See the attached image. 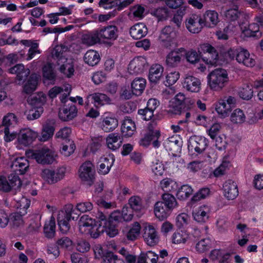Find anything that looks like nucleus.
Returning a JSON list of instances; mask_svg holds the SVG:
<instances>
[{
	"label": "nucleus",
	"mask_w": 263,
	"mask_h": 263,
	"mask_svg": "<svg viewBox=\"0 0 263 263\" xmlns=\"http://www.w3.org/2000/svg\"><path fill=\"white\" fill-rule=\"evenodd\" d=\"M208 85L213 90H221L228 83L229 78L226 70L216 68L211 71L208 76Z\"/></svg>",
	"instance_id": "f257e3e1"
},
{
	"label": "nucleus",
	"mask_w": 263,
	"mask_h": 263,
	"mask_svg": "<svg viewBox=\"0 0 263 263\" xmlns=\"http://www.w3.org/2000/svg\"><path fill=\"white\" fill-rule=\"evenodd\" d=\"M194 101L189 98H186L184 94L179 93L170 101L168 111L175 115H181L185 109H189Z\"/></svg>",
	"instance_id": "f03ea898"
},
{
	"label": "nucleus",
	"mask_w": 263,
	"mask_h": 263,
	"mask_svg": "<svg viewBox=\"0 0 263 263\" xmlns=\"http://www.w3.org/2000/svg\"><path fill=\"white\" fill-rule=\"evenodd\" d=\"M118 213H112L109 217L107 218L102 212H99L98 218L99 221L97 222L98 225L108 229V235L110 237H113L118 233V230L116 228V222L119 218Z\"/></svg>",
	"instance_id": "7ed1b4c3"
},
{
	"label": "nucleus",
	"mask_w": 263,
	"mask_h": 263,
	"mask_svg": "<svg viewBox=\"0 0 263 263\" xmlns=\"http://www.w3.org/2000/svg\"><path fill=\"white\" fill-rule=\"evenodd\" d=\"M22 185V182L18 176L11 173L8 176V181L4 176H0V190L9 192L11 190H19Z\"/></svg>",
	"instance_id": "20e7f679"
},
{
	"label": "nucleus",
	"mask_w": 263,
	"mask_h": 263,
	"mask_svg": "<svg viewBox=\"0 0 263 263\" xmlns=\"http://www.w3.org/2000/svg\"><path fill=\"white\" fill-rule=\"evenodd\" d=\"M198 52L200 54L208 53V57H202V60L206 63L210 65H215L217 63L218 59V53L215 47L208 43L200 45Z\"/></svg>",
	"instance_id": "39448f33"
},
{
	"label": "nucleus",
	"mask_w": 263,
	"mask_h": 263,
	"mask_svg": "<svg viewBox=\"0 0 263 263\" xmlns=\"http://www.w3.org/2000/svg\"><path fill=\"white\" fill-rule=\"evenodd\" d=\"M185 48H176L171 51L166 57L165 63L169 67L178 66L181 60L184 58Z\"/></svg>",
	"instance_id": "423d86ee"
},
{
	"label": "nucleus",
	"mask_w": 263,
	"mask_h": 263,
	"mask_svg": "<svg viewBox=\"0 0 263 263\" xmlns=\"http://www.w3.org/2000/svg\"><path fill=\"white\" fill-rule=\"evenodd\" d=\"M55 156L53 152L48 148L43 147L34 152V159L37 163L42 164L52 163L55 160Z\"/></svg>",
	"instance_id": "0eeeda50"
},
{
	"label": "nucleus",
	"mask_w": 263,
	"mask_h": 263,
	"mask_svg": "<svg viewBox=\"0 0 263 263\" xmlns=\"http://www.w3.org/2000/svg\"><path fill=\"white\" fill-rule=\"evenodd\" d=\"M185 25L188 30L193 33H199L205 25L204 20L196 14H191L186 20Z\"/></svg>",
	"instance_id": "6e6552de"
},
{
	"label": "nucleus",
	"mask_w": 263,
	"mask_h": 263,
	"mask_svg": "<svg viewBox=\"0 0 263 263\" xmlns=\"http://www.w3.org/2000/svg\"><path fill=\"white\" fill-rule=\"evenodd\" d=\"M92 166L93 165L90 161H86L79 168L80 177L82 180L86 181L89 186L93 183L95 180V171L92 169Z\"/></svg>",
	"instance_id": "1a4fd4ad"
},
{
	"label": "nucleus",
	"mask_w": 263,
	"mask_h": 263,
	"mask_svg": "<svg viewBox=\"0 0 263 263\" xmlns=\"http://www.w3.org/2000/svg\"><path fill=\"white\" fill-rule=\"evenodd\" d=\"M31 78L29 79L27 82L24 84V92L28 96L27 97V103L26 104V109L25 111V115L26 116L28 120H33V98L32 94V85Z\"/></svg>",
	"instance_id": "9d476101"
},
{
	"label": "nucleus",
	"mask_w": 263,
	"mask_h": 263,
	"mask_svg": "<svg viewBox=\"0 0 263 263\" xmlns=\"http://www.w3.org/2000/svg\"><path fill=\"white\" fill-rule=\"evenodd\" d=\"M65 169L59 168L55 172L54 170L44 169L41 173L42 177L50 184L54 183L60 180L64 176Z\"/></svg>",
	"instance_id": "9b49d317"
},
{
	"label": "nucleus",
	"mask_w": 263,
	"mask_h": 263,
	"mask_svg": "<svg viewBox=\"0 0 263 263\" xmlns=\"http://www.w3.org/2000/svg\"><path fill=\"white\" fill-rule=\"evenodd\" d=\"M55 120L48 119L43 124L41 136L39 137V140L45 142L51 138L55 131Z\"/></svg>",
	"instance_id": "f8f14e48"
},
{
	"label": "nucleus",
	"mask_w": 263,
	"mask_h": 263,
	"mask_svg": "<svg viewBox=\"0 0 263 263\" xmlns=\"http://www.w3.org/2000/svg\"><path fill=\"white\" fill-rule=\"evenodd\" d=\"M78 110L74 104L70 105L66 104L59 111V117L63 121H68L72 120L77 116Z\"/></svg>",
	"instance_id": "ddd939ff"
},
{
	"label": "nucleus",
	"mask_w": 263,
	"mask_h": 263,
	"mask_svg": "<svg viewBox=\"0 0 263 263\" xmlns=\"http://www.w3.org/2000/svg\"><path fill=\"white\" fill-rule=\"evenodd\" d=\"M100 40L115 41L118 36V29L115 25H109L97 30Z\"/></svg>",
	"instance_id": "4468645a"
},
{
	"label": "nucleus",
	"mask_w": 263,
	"mask_h": 263,
	"mask_svg": "<svg viewBox=\"0 0 263 263\" xmlns=\"http://www.w3.org/2000/svg\"><path fill=\"white\" fill-rule=\"evenodd\" d=\"M29 166L28 160L24 157L15 158L12 162L11 168L15 175H22L25 174Z\"/></svg>",
	"instance_id": "2eb2a0df"
},
{
	"label": "nucleus",
	"mask_w": 263,
	"mask_h": 263,
	"mask_svg": "<svg viewBox=\"0 0 263 263\" xmlns=\"http://www.w3.org/2000/svg\"><path fill=\"white\" fill-rule=\"evenodd\" d=\"M146 64L145 58L143 57H138L130 62L128 69L130 73H141L144 71Z\"/></svg>",
	"instance_id": "dca6fc26"
},
{
	"label": "nucleus",
	"mask_w": 263,
	"mask_h": 263,
	"mask_svg": "<svg viewBox=\"0 0 263 263\" xmlns=\"http://www.w3.org/2000/svg\"><path fill=\"white\" fill-rule=\"evenodd\" d=\"M236 61L239 63L250 67H252L256 63L254 55H251L247 50L242 48H239L236 56Z\"/></svg>",
	"instance_id": "f3484780"
},
{
	"label": "nucleus",
	"mask_w": 263,
	"mask_h": 263,
	"mask_svg": "<svg viewBox=\"0 0 263 263\" xmlns=\"http://www.w3.org/2000/svg\"><path fill=\"white\" fill-rule=\"evenodd\" d=\"M206 145L205 138L194 136L190 139L188 147L189 149H194L197 153L200 154L205 150Z\"/></svg>",
	"instance_id": "a211bd4d"
},
{
	"label": "nucleus",
	"mask_w": 263,
	"mask_h": 263,
	"mask_svg": "<svg viewBox=\"0 0 263 263\" xmlns=\"http://www.w3.org/2000/svg\"><path fill=\"white\" fill-rule=\"evenodd\" d=\"M160 137V130H157L154 133L148 132L144 137L141 139L140 144L141 145L147 146L149 145L151 141H153V145L154 147H159L160 142L158 139Z\"/></svg>",
	"instance_id": "6ab92c4d"
},
{
	"label": "nucleus",
	"mask_w": 263,
	"mask_h": 263,
	"mask_svg": "<svg viewBox=\"0 0 263 263\" xmlns=\"http://www.w3.org/2000/svg\"><path fill=\"white\" fill-rule=\"evenodd\" d=\"M200 86L201 81L197 78L192 76H188L184 79L183 87L185 88L188 91L198 92L200 89Z\"/></svg>",
	"instance_id": "aec40b11"
},
{
	"label": "nucleus",
	"mask_w": 263,
	"mask_h": 263,
	"mask_svg": "<svg viewBox=\"0 0 263 263\" xmlns=\"http://www.w3.org/2000/svg\"><path fill=\"white\" fill-rule=\"evenodd\" d=\"M18 143L25 146L33 142V131L30 128H24L20 130L17 137Z\"/></svg>",
	"instance_id": "412c9836"
},
{
	"label": "nucleus",
	"mask_w": 263,
	"mask_h": 263,
	"mask_svg": "<svg viewBox=\"0 0 263 263\" xmlns=\"http://www.w3.org/2000/svg\"><path fill=\"white\" fill-rule=\"evenodd\" d=\"M143 237L147 244L151 246L155 245L159 240L156 231L152 226H148L145 228Z\"/></svg>",
	"instance_id": "4be33fe9"
},
{
	"label": "nucleus",
	"mask_w": 263,
	"mask_h": 263,
	"mask_svg": "<svg viewBox=\"0 0 263 263\" xmlns=\"http://www.w3.org/2000/svg\"><path fill=\"white\" fill-rule=\"evenodd\" d=\"M131 36L135 40H139L147 33V28L143 23H138L132 26L129 31Z\"/></svg>",
	"instance_id": "5701e85b"
},
{
	"label": "nucleus",
	"mask_w": 263,
	"mask_h": 263,
	"mask_svg": "<svg viewBox=\"0 0 263 263\" xmlns=\"http://www.w3.org/2000/svg\"><path fill=\"white\" fill-rule=\"evenodd\" d=\"M163 67L160 64L153 65L149 70L148 78L151 82L157 83L162 78Z\"/></svg>",
	"instance_id": "b1692460"
},
{
	"label": "nucleus",
	"mask_w": 263,
	"mask_h": 263,
	"mask_svg": "<svg viewBox=\"0 0 263 263\" xmlns=\"http://www.w3.org/2000/svg\"><path fill=\"white\" fill-rule=\"evenodd\" d=\"M224 196L229 200L235 199L238 195V190L236 184L229 180L225 182L223 185Z\"/></svg>",
	"instance_id": "393cba45"
},
{
	"label": "nucleus",
	"mask_w": 263,
	"mask_h": 263,
	"mask_svg": "<svg viewBox=\"0 0 263 263\" xmlns=\"http://www.w3.org/2000/svg\"><path fill=\"white\" fill-rule=\"evenodd\" d=\"M89 96L94 101L95 105L97 107L112 104L111 99L106 94L97 92L91 94Z\"/></svg>",
	"instance_id": "a878e982"
},
{
	"label": "nucleus",
	"mask_w": 263,
	"mask_h": 263,
	"mask_svg": "<svg viewBox=\"0 0 263 263\" xmlns=\"http://www.w3.org/2000/svg\"><path fill=\"white\" fill-rule=\"evenodd\" d=\"M136 130L135 122L128 118H125L121 126V132L124 137H131Z\"/></svg>",
	"instance_id": "bb28decb"
},
{
	"label": "nucleus",
	"mask_w": 263,
	"mask_h": 263,
	"mask_svg": "<svg viewBox=\"0 0 263 263\" xmlns=\"http://www.w3.org/2000/svg\"><path fill=\"white\" fill-rule=\"evenodd\" d=\"M154 211L156 217L161 221L165 219L171 212L170 210L162 204V202L159 201L155 203Z\"/></svg>",
	"instance_id": "cd10ccee"
},
{
	"label": "nucleus",
	"mask_w": 263,
	"mask_h": 263,
	"mask_svg": "<svg viewBox=\"0 0 263 263\" xmlns=\"http://www.w3.org/2000/svg\"><path fill=\"white\" fill-rule=\"evenodd\" d=\"M65 46H56L52 50L51 56L54 60H57V65H60L62 63L67 62V59L63 55Z\"/></svg>",
	"instance_id": "c85d7f7f"
},
{
	"label": "nucleus",
	"mask_w": 263,
	"mask_h": 263,
	"mask_svg": "<svg viewBox=\"0 0 263 263\" xmlns=\"http://www.w3.org/2000/svg\"><path fill=\"white\" fill-rule=\"evenodd\" d=\"M44 233L46 238L51 239L55 235V221L53 216H51L49 221L46 222L44 226Z\"/></svg>",
	"instance_id": "c756f323"
},
{
	"label": "nucleus",
	"mask_w": 263,
	"mask_h": 263,
	"mask_svg": "<svg viewBox=\"0 0 263 263\" xmlns=\"http://www.w3.org/2000/svg\"><path fill=\"white\" fill-rule=\"evenodd\" d=\"M159 202H162V204L171 211L178 206V203L175 197L170 193L163 194L162 195V201Z\"/></svg>",
	"instance_id": "7c9ffc66"
},
{
	"label": "nucleus",
	"mask_w": 263,
	"mask_h": 263,
	"mask_svg": "<svg viewBox=\"0 0 263 263\" xmlns=\"http://www.w3.org/2000/svg\"><path fill=\"white\" fill-rule=\"evenodd\" d=\"M146 81L144 79L140 78L134 79L131 83L133 93L136 96H139L144 89Z\"/></svg>",
	"instance_id": "2f4dec72"
},
{
	"label": "nucleus",
	"mask_w": 263,
	"mask_h": 263,
	"mask_svg": "<svg viewBox=\"0 0 263 263\" xmlns=\"http://www.w3.org/2000/svg\"><path fill=\"white\" fill-rule=\"evenodd\" d=\"M128 203L130 209L137 214V216H140L142 214L144 209L142 204L141 198L138 196H133L129 199Z\"/></svg>",
	"instance_id": "473e14b6"
},
{
	"label": "nucleus",
	"mask_w": 263,
	"mask_h": 263,
	"mask_svg": "<svg viewBox=\"0 0 263 263\" xmlns=\"http://www.w3.org/2000/svg\"><path fill=\"white\" fill-rule=\"evenodd\" d=\"M84 60L89 65L91 66H95L100 60V54L96 51L89 50L85 54Z\"/></svg>",
	"instance_id": "72a5a7b5"
},
{
	"label": "nucleus",
	"mask_w": 263,
	"mask_h": 263,
	"mask_svg": "<svg viewBox=\"0 0 263 263\" xmlns=\"http://www.w3.org/2000/svg\"><path fill=\"white\" fill-rule=\"evenodd\" d=\"M122 141L118 134L112 133L106 138V143L109 148L116 150L120 147Z\"/></svg>",
	"instance_id": "f704fd0d"
},
{
	"label": "nucleus",
	"mask_w": 263,
	"mask_h": 263,
	"mask_svg": "<svg viewBox=\"0 0 263 263\" xmlns=\"http://www.w3.org/2000/svg\"><path fill=\"white\" fill-rule=\"evenodd\" d=\"M133 211L127 206H124L122 210V213L119 212H115L114 213H118L119 218L116 222V228L118 227V224L122 221H128L131 220L133 217Z\"/></svg>",
	"instance_id": "c9c22d12"
},
{
	"label": "nucleus",
	"mask_w": 263,
	"mask_h": 263,
	"mask_svg": "<svg viewBox=\"0 0 263 263\" xmlns=\"http://www.w3.org/2000/svg\"><path fill=\"white\" fill-rule=\"evenodd\" d=\"M118 125V121L116 118L107 117L103 120L102 129L105 132H109L114 130Z\"/></svg>",
	"instance_id": "e433bc0d"
},
{
	"label": "nucleus",
	"mask_w": 263,
	"mask_h": 263,
	"mask_svg": "<svg viewBox=\"0 0 263 263\" xmlns=\"http://www.w3.org/2000/svg\"><path fill=\"white\" fill-rule=\"evenodd\" d=\"M193 190L188 185H183L178 190L176 196L178 199L184 200L189 198L193 194Z\"/></svg>",
	"instance_id": "4c0bfd02"
},
{
	"label": "nucleus",
	"mask_w": 263,
	"mask_h": 263,
	"mask_svg": "<svg viewBox=\"0 0 263 263\" xmlns=\"http://www.w3.org/2000/svg\"><path fill=\"white\" fill-rule=\"evenodd\" d=\"M203 55L198 53L197 52L193 49H191L188 51L185 49L184 57L187 61L191 64H195L198 63L200 59L202 58Z\"/></svg>",
	"instance_id": "58836bf2"
},
{
	"label": "nucleus",
	"mask_w": 263,
	"mask_h": 263,
	"mask_svg": "<svg viewBox=\"0 0 263 263\" xmlns=\"http://www.w3.org/2000/svg\"><path fill=\"white\" fill-rule=\"evenodd\" d=\"M43 76L45 79L52 81V84L54 83L56 76L53 72L51 63H47L43 67Z\"/></svg>",
	"instance_id": "ea45409f"
},
{
	"label": "nucleus",
	"mask_w": 263,
	"mask_h": 263,
	"mask_svg": "<svg viewBox=\"0 0 263 263\" xmlns=\"http://www.w3.org/2000/svg\"><path fill=\"white\" fill-rule=\"evenodd\" d=\"M151 14L156 16L159 21L166 20L169 16L170 11L165 6L159 7L152 11Z\"/></svg>",
	"instance_id": "a19ab883"
},
{
	"label": "nucleus",
	"mask_w": 263,
	"mask_h": 263,
	"mask_svg": "<svg viewBox=\"0 0 263 263\" xmlns=\"http://www.w3.org/2000/svg\"><path fill=\"white\" fill-rule=\"evenodd\" d=\"M88 232L91 237L93 238H98L99 236L104 232H106L108 235V229L101 226L97 225L96 222L95 223V225L89 228Z\"/></svg>",
	"instance_id": "79ce46f5"
},
{
	"label": "nucleus",
	"mask_w": 263,
	"mask_h": 263,
	"mask_svg": "<svg viewBox=\"0 0 263 263\" xmlns=\"http://www.w3.org/2000/svg\"><path fill=\"white\" fill-rule=\"evenodd\" d=\"M246 117L243 111L240 109H236L231 115V121L234 124H240L245 121Z\"/></svg>",
	"instance_id": "37998d69"
},
{
	"label": "nucleus",
	"mask_w": 263,
	"mask_h": 263,
	"mask_svg": "<svg viewBox=\"0 0 263 263\" xmlns=\"http://www.w3.org/2000/svg\"><path fill=\"white\" fill-rule=\"evenodd\" d=\"M57 219L60 231L64 234L67 233L70 228L69 221L71 219L58 215Z\"/></svg>",
	"instance_id": "c03bdc74"
},
{
	"label": "nucleus",
	"mask_w": 263,
	"mask_h": 263,
	"mask_svg": "<svg viewBox=\"0 0 263 263\" xmlns=\"http://www.w3.org/2000/svg\"><path fill=\"white\" fill-rule=\"evenodd\" d=\"M100 39L98 31L94 33L85 35L83 38V43L88 45H93L100 42Z\"/></svg>",
	"instance_id": "a18cd8bd"
},
{
	"label": "nucleus",
	"mask_w": 263,
	"mask_h": 263,
	"mask_svg": "<svg viewBox=\"0 0 263 263\" xmlns=\"http://www.w3.org/2000/svg\"><path fill=\"white\" fill-rule=\"evenodd\" d=\"M95 220L89 217L88 215H84L81 218L79 222V228L80 231L85 227L90 228L95 225Z\"/></svg>",
	"instance_id": "49530a36"
},
{
	"label": "nucleus",
	"mask_w": 263,
	"mask_h": 263,
	"mask_svg": "<svg viewBox=\"0 0 263 263\" xmlns=\"http://www.w3.org/2000/svg\"><path fill=\"white\" fill-rule=\"evenodd\" d=\"M30 204V201L27 198L23 197L21 199L17 202L16 206L18 212L22 214H26L27 213V210L29 207Z\"/></svg>",
	"instance_id": "de8ad7c7"
},
{
	"label": "nucleus",
	"mask_w": 263,
	"mask_h": 263,
	"mask_svg": "<svg viewBox=\"0 0 263 263\" xmlns=\"http://www.w3.org/2000/svg\"><path fill=\"white\" fill-rule=\"evenodd\" d=\"M18 121L16 116L12 113H8L4 116L3 120V124L1 126L7 127L14 126L17 124Z\"/></svg>",
	"instance_id": "09e8293b"
},
{
	"label": "nucleus",
	"mask_w": 263,
	"mask_h": 263,
	"mask_svg": "<svg viewBox=\"0 0 263 263\" xmlns=\"http://www.w3.org/2000/svg\"><path fill=\"white\" fill-rule=\"evenodd\" d=\"M247 36H253L259 38L262 35L259 30V25L257 23H252L249 25V30L247 31Z\"/></svg>",
	"instance_id": "8fccbe9b"
},
{
	"label": "nucleus",
	"mask_w": 263,
	"mask_h": 263,
	"mask_svg": "<svg viewBox=\"0 0 263 263\" xmlns=\"http://www.w3.org/2000/svg\"><path fill=\"white\" fill-rule=\"evenodd\" d=\"M141 227L140 224L136 222L134 227L131 228L126 234V237L129 240H135L139 235Z\"/></svg>",
	"instance_id": "3c124183"
},
{
	"label": "nucleus",
	"mask_w": 263,
	"mask_h": 263,
	"mask_svg": "<svg viewBox=\"0 0 263 263\" xmlns=\"http://www.w3.org/2000/svg\"><path fill=\"white\" fill-rule=\"evenodd\" d=\"M64 210L65 212L61 211L59 215H61V216L67 217V218L68 219H72L73 220L75 219H77L78 218V214L72 215V214H74V209H73V205L71 204L66 205L64 207Z\"/></svg>",
	"instance_id": "603ef678"
},
{
	"label": "nucleus",
	"mask_w": 263,
	"mask_h": 263,
	"mask_svg": "<svg viewBox=\"0 0 263 263\" xmlns=\"http://www.w3.org/2000/svg\"><path fill=\"white\" fill-rule=\"evenodd\" d=\"M204 23L205 22H211L213 25H215L218 22V14L215 11L208 10L203 15Z\"/></svg>",
	"instance_id": "864d4df0"
},
{
	"label": "nucleus",
	"mask_w": 263,
	"mask_h": 263,
	"mask_svg": "<svg viewBox=\"0 0 263 263\" xmlns=\"http://www.w3.org/2000/svg\"><path fill=\"white\" fill-rule=\"evenodd\" d=\"M173 32L174 28L171 26L164 27L161 30V34L159 36V40L162 42L170 40Z\"/></svg>",
	"instance_id": "5fc2aeb1"
},
{
	"label": "nucleus",
	"mask_w": 263,
	"mask_h": 263,
	"mask_svg": "<svg viewBox=\"0 0 263 263\" xmlns=\"http://www.w3.org/2000/svg\"><path fill=\"white\" fill-rule=\"evenodd\" d=\"M60 65H61L59 70L61 72L63 73L68 78H70L73 74L74 68L73 65L67 63V62L62 63Z\"/></svg>",
	"instance_id": "6e6d98bb"
},
{
	"label": "nucleus",
	"mask_w": 263,
	"mask_h": 263,
	"mask_svg": "<svg viewBox=\"0 0 263 263\" xmlns=\"http://www.w3.org/2000/svg\"><path fill=\"white\" fill-rule=\"evenodd\" d=\"M253 95V91L251 86L247 85L242 88L239 92V97L243 100H249L251 99Z\"/></svg>",
	"instance_id": "4d7b16f0"
},
{
	"label": "nucleus",
	"mask_w": 263,
	"mask_h": 263,
	"mask_svg": "<svg viewBox=\"0 0 263 263\" xmlns=\"http://www.w3.org/2000/svg\"><path fill=\"white\" fill-rule=\"evenodd\" d=\"M25 214H22L18 212L14 213L10 215V220L13 227H18L23 224L22 216Z\"/></svg>",
	"instance_id": "13d9d810"
},
{
	"label": "nucleus",
	"mask_w": 263,
	"mask_h": 263,
	"mask_svg": "<svg viewBox=\"0 0 263 263\" xmlns=\"http://www.w3.org/2000/svg\"><path fill=\"white\" fill-rule=\"evenodd\" d=\"M210 241L208 239H202L199 241L196 246L197 251L200 253H203L210 249Z\"/></svg>",
	"instance_id": "bf43d9fd"
},
{
	"label": "nucleus",
	"mask_w": 263,
	"mask_h": 263,
	"mask_svg": "<svg viewBox=\"0 0 263 263\" xmlns=\"http://www.w3.org/2000/svg\"><path fill=\"white\" fill-rule=\"evenodd\" d=\"M193 216L194 219L198 222H204L209 218L207 213L201 209L193 213Z\"/></svg>",
	"instance_id": "052dcab7"
},
{
	"label": "nucleus",
	"mask_w": 263,
	"mask_h": 263,
	"mask_svg": "<svg viewBox=\"0 0 263 263\" xmlns=\"http://www.w3.org/2000/svg\"><path fill=\"white\" fill-rule=\"evenodd\" d=\"M34 106L43 105L46 101V96L43 92H38L34 94Z\"/></svg>",
	"instance_id": "680f3d73"
},
{
	"label": "nucleus",
	"mask_w": 263,
	"mask_h": 263,
	"mask_svg": "<svg viewBox=\"0 0 263 263\" xmlns=\"http://www.w3.org/2000/svg\"><path fill=\"white\" fill-rule=\"evenodd\" d=\"M210 193L209 188H203L196 193L192 198V201H197L201 199H203L207 196Z\"/></svg>",
	"instance_id": "e2e57ef3"
},
{
	"label": "nucleus",
	"mask_w": 263,
	"mask_h": 263,
	"mask_svg": "<svg viewBox=\"0 0 263 263\" xmlns=\"http://www.w3.org/2000/svg\"><path fill=\"white\" fill-rule=\"evenodd\" d=\"M102 258V263H116V260H118L117 255L111 252H106L103 255Z\"/></svg>",
	"instance_id": "0e129e2a"
},
{
	"label": "nucleus",
	"mask_w": 263,
	"mask_h": 263,
	"mask_svg": "<svg viewBox=\"0 0 263 263\" xmlns=\"http://www.w3.org/2000/svg\"><path fill=\"white\" fill-rule=\"evenodd\" d=\"M57 244L62 249H69L72 247V241L67 237H63L57 241Z\"/></svg>",
	"instance_id": "69168bd1"
},
{
	"label": "nucleus",
	"mask_w": 263,
	"mask_h": 263,
	"mask_svg": "<svg viewBox=\"0 0 263 263\" xmlns=\"http://www.w3.org/2000/svg\"><path fill=\"white\" fill-rule=\"evenodd\" d=\"M76 206L77 210L82 213L90 211L93 209L92 203L88 201L79 203Z\"/></svg>",
	"instance_id": "338daca9"
},
{
	"label": "nucleus",
	"mask_w": 263,
	"mask_h": 263,
	"mask_svg": "<svg viewBox=\"0 0 263 263\" xmlns=\"http://www.w3.org/2000/svg\"><path fill=\"white\" fill-rule=\"evenodd\" d=\"M187 238V235L183 232L175 233L173 236V242L174 243H184Z\"/></svg>",
	"instance_id": "774afa93"
}]
</instances>
